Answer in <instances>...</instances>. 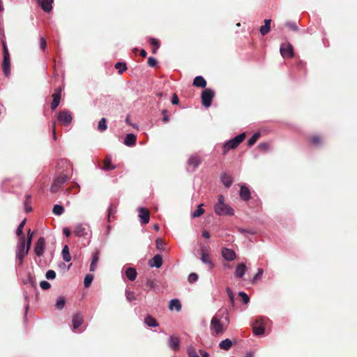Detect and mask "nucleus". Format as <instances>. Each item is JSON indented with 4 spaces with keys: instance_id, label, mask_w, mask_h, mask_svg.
Returning <instances> with one entry per match:
<instances>
[{
    "instance_id": "1",
    "label": "nucleus",
    "mask_w": 357,
    "mask_h": 357,
    "mask_svg": "<svg viewBox=\"0 0 357 357\" xmlns=\"http://www.w3.org/2000/svg\"><path fill=\"white\" fill-rule=\"evenodd\" d=\"M27 238L25 237H21L18 239L16 246V259L19 261V265H22L24 261V257L28 254L33 236V233L31 232V229L28 230Z\"/></svg>"
},
{
    "instance_id": "2",
    "label": "nucleus",
    "mask_w": 357,
    "mask_h": 357,
    "mask_svg": "<svg viewBox=\"0 0 357 357\" xmlns=\"http://www.w3.org/2000/svg\"><path fill=\"white\" fill-rule=\"evenodd\" d=\"M214 211L219 216H232L234 214V209L225 202L222 195L218 196V202L214 205Z\"/></svg>"
},
{
    "instance_id": "3",
    "label": "nucleus",
    "mask_w": 357,
    "mask_h": 357,
    "mask_svg": "<svg viewBox=\"0 0 357 357\" xmlns=\"http://www.w3.org/2000/svg\"><path fill=\"white\" fill-rule=\"evenodd\" d=\"M245 132H241L237 135L233 139L225 142L222 146V154L226 155L230 149H235L245 139Z\"/></svg>"
},
{
    "instance_id": "4",
    "label": "nucleus",
    "mask_w": 357,
    "mask_h": 357,
    "mask_svg": "<svg viewBox=\"0 0 357 357\" xmlns=\"http://www.w3.org/2000/svg\"><path fill=\"white\" fill-rule=\"evenodd\" d=\"M74 234L77 237H85L87 235L91 236V231L89 225L88 224H77L74 229Z\"/></svg>"
},
{
    "instance_id": "5",
    "label": "nucleus",
    "mask_w": 357,
    "mask_h": 357,
    "mask_svg": "<svg viewBox=\"0 0 357 357\" xmlns=\"http://www.w3.org/2000/svg\"><path fill=\"white\" fill-rule=\"evenodd\" d=\"M214 96L215 93L211 89H206L204 90L201 94L202 105L206 107H210Z\"/></svg>"
},
{
    "instance_id": "6",
    "label": "nucleus",
    "mask_w": 357,
    "mask_h": 357,
    "mask_svg": "<svg viewBox=\"0 0 357 357\" xmlns=\"http://www.w3.org/2000/svg\"><path fill=\"white\" fill-rule=\"evenodd\" d=\"M210 329L215 335H219L224 332L223 326L216 316H214L211 320Z\"/></svg>"
},
{
    "instance_id": "7",
    "label": "nucleus",
    "mask_w": 357,
    "mask_h": 357,
    "mask_svg": "<svg viewBox=\"0 0 357 357\" xmlns=\"http://www.w3.org/2000/svg\"><path fill=\"white\" fill-rule=\"evenodd\" d=\"M68 179V177L66 174H61L58 177H56L52 185H51L50 190L52 192H56L61 186Z\"/></svg>"
},
{
    "instance_id": "8",
    "label": "nucleus",
    "mask_w": 357,
    "mask_h": 357,
    "mask_svg": "<svg viewBox=\"0 0 357 357\" xmlns=\"http://www.w3.org/2000/svg\"><path fill=\"white\" fill-rule=\"evenodd\" d=\"M280 52L283 58H289L294 56L293 47L289 43L282 44Z\"/></svg>"
},
{
    "instance_id": "9",
    "label": "nucleus",
    "mask_w": 357,
    "mask_h": 357,
    "mask_svg": "<svg viewBox=\"0 0 357 357\" xmlns=\"http://www.w3.org/2000/svg\"><path fill=\"white\" fill-rule=\"evenodd\" d=\"M72 116L68 111H61L57 115V120L64 126H68L72 122Z\"/></svg>"
},
{
    "instance_id": "10",
    "label": "nucleus",
    "mask_w": 357,
    "mask_h": 357,
    "mask_svg": "<svg viewBox=\"0 0 357 357\" xmlns=\"http://www.w3.org/2000/svg\"><path fill=\"white\" fill-rule=\"evenodd\" d=\"M201 158L198 155H191L188 160V171H195L200 165Z\"/></svg>"
},
{
    "instance_id": "11",
    "label": "nucleus",
    "mask_w": 357,
    "mask_h": 357,
    "mask_svg": "<svg viewBox=\"0 0 357 357\" xmlns=\"http://www.w3.org/2000/svg\"><path fill=\"white\" fill-rule=\"evenodd\" d=\"M45 248V241L43 237H40L35 245L34 252L38 257L43 256Z\"/></svg>"
},
{
    "instance_id": "12",
    "label": "nucleus",
    "mask_w": 357,
    "mask_h": 357,
    "mask_svg": "<svg viewBox=\"0 0 357 357\" xmlns=\"http://www.w3.org/2000/svg\"><path fill=\"white\" fill-rule=\"evenodd\" d=\"M139 214L138 217L139 219V222L142 225H146L149 222L150 215L149 211L144 208L139 207L138 208Z\"/></svg>"
},
{
    "instance_id": "13",
    "label": "nucleus",
    "mask_w": 357,
    "mask_h": 357,
    "mask_svg": "<svg viewBox=\"0 0 357 357\" xmlns=\"http://www.w3.org/2000/svg\"><path fill=\"white\" fill-rule=\"evenodd\" d=\"M222 257L227 261H234L236 258V252L229 248H223L221 252Z\"/></svg>"
},
{
    "instance_id": "14",
    "label": "nucleus",
    "mask_w": 357,
    "mask_h": 357,
    "mask_svg": "<svg viewBox=\"0 0 357 357\" xmlns=\"http://www.w3.org/2000/svg\"><path fill=\"white\" fill-rule=\"evenodd\" d=\"M2 70L6 77H8L10 75V55H3L2 63Z\"/></svg>"
},
{
    "instance_id": "15",
    "label": "nucleus",
    "mask_w": 357,
    "mask_h": 357,
    "mask_svg": "<svg viewBox=\"0 0 357 357\" xmlns=\"http://www.w3.org/2000/svg\"><path fill=\"white\" fill-rule=\"evenodd\" d=\"M61 97V89L58 88L56 89L55 93L52 96V101L51 102V109L54 110L59 105Z\"/></svg>"
},
{
    "instance_id": "16",
    "label": "nucleus",
    "mask_w": 357,
    "mask_h": 357,
    "mask_svg": "<svg viewBox=\"0 0 357 357\" xmlns=\"http://www.w3.org/2000/svg\"><path fill=\"white\" fill-rule=\"evenodd\" d=\"M239 195L241 199L243 201H248L250 199V190L245 184L241 185Z\"/></svg>"
},
{
    "instance_id": "17",
    "label": "nucleus",
    "mask_w": 357,
    "mask_h": 357,
    "mask_svg": "<svg viewBox=\"0 0 357 357\" xmlns=\"http://www.w3.org/2000/svg\"><path fill=\"white\" fill-rule=\"evenodd\" d=\"M73 328L75 331L82 324L83 317L80 313H76L73 315L72 319Z\"/></svg>"
},
{
    "instance_id": "18",
    "label": "nucleus",
    "mask_w": 357,
    "mask_h": 357,
    "mask_svg": "<svg viewBox=\"0 0 357 357\" xmlns=\"http://www.w3.org/2000/svg\"><path fill=\"white\" fill-rule=\"evenodd\" d=\"M149 264L151 267L160 268L162 264V257L160 255H156L153 258H151Z\"/></svg>"
},
{
    "instance_id": "19",
    "label": "nucleus",
    "mask_w": 357,
    "mask_h": 357,
    "mask_svg": "<svg viewBox=\"0 0 357 357\" xmlns=\"http://www.w3.org/2000/svg\"><path fill=\"white\" fill-rule=\"evenodd\" d=\"M247 269V267L245 264L241 263L237 265L236 267V270L234 272V275L237 278H241L245 273V271Z\"/></svg>"
},
{
    "instance_id": "20",
    "label": "nucleus",
    "mask_w": 357,
    "mask_h": 357,
    "mask_svg": "<svg viewBox=\"0 0 357 357\" xmlns=\"http://www.w3.org/2000/svg\"><path fill=\"white\" fill-rule=\"evenodd\" d=\"M41 8L46 13H49L52 9L53 0H38Z\"/></svg>"
},
{
    "instance_id": "21",
    "label": "nucleus",
    "mask_w": 357,
    "mask_h": 357,
    "mask_svg": "<svg viewBox=\"0 0 357 357\" xmlns=\"http://www.w3.org/2000/svg\"><path fill=\"white\" fill-rule=\"evenodd\" d=\"M168 342L169 346L172 349L176 351L179 349L180 340L178 337L172 335L169 336V337L168 338Z\"/></svg>"
},
{
    "instance_id": "22",
    "label": "nucleus",
    "mask_w": 357,
    "mask_h": 357,
    "mask_svg": "<svg viewBox=\"0 0 357 357\" xmlns=\"http://www.w3.org/2000/svg\"><path fill=\"white\" fill-rule=\"evenodd\" d=\"M220 180H221V182L222 183V184L226 188L230 187L233 182V179L231 178V176L227 173H223L221 174Z\"/></svg>"
},
{
    "instance_id": "23",
    "label": "nucleus",
    "mask_w": 357,
    "mask_h": 357,
    "mask_svg": "<svg viewBox=\"0 0 357 357\" xmlns=\"http://www.w3.org/2000/svg\"><path fill=\"white\" fill-rule=\"evenodd\" d=\"M169 308L171 310H175L177 312L181 310V303L178 298L172 299L169 303Z\"/></svg>"
},
{
    "instance_id": "24",
    "label": "nucleus",
    "mask_w": 357,
    "mask_h": 357,
    "mask_svg": "<svg viewBox=\"0 0 357 357\" xmlns=\"http://www.w3.org/2000/svg\"><path fill=\"white\" fill-rule=\"evenodd\" d=\"M136 139V136L134 134H127L124 139V144L128 146H132L135 144Z\"/></svg>"
},
{
    "instance_id": "25",
    "label": "nucleus",
    "mask_w": 357,
    "mask_h": 357,
    "mask_svg": "<svg viewBox=\"0 0 357 357\" xmlns=\"http://www.w3.org/2000/svg\"><path fill=\"white\" fill-rule=\"evenodd\" d=\"M125 274L128 279L130 281H134L137 278V271L135 268L129 267L126 270Z\"/></svg>"
},
{
    "instance_id": "26",
    "label": "nucleus",
    "mask_w": 357,
    "mask_h": 357,
    "mask_svg": "<svg viewBox=\"0 0 357 357\" xmlns=\"http://www.w3.org/2000/svg\"><path fill=\"white\" fill-rule=\"evenodd\" d=\"M193 85L197 87L205 88L206 86V81L200 75L196 76L193 80Z\"/></svg>"
},
{
    "instance_id": "27",
    "label": "nucleus",
    "mask_w": 357,
    "mask_h": 357,
    "mask_svg": "<svg viewBox=\"0 0 357 357\" xmlns=\"http://www.w3.org/2000/svg\"><path fill=\"white\" fill-rule=\"evenodd\" d=\"M99 260V252L96 251L94 252L91 257V261L90 264V271L93 272L96 269L97 264Z\"/></svg>"
},
{
    "instance_id": "28",
    "label": "nucleus",
    "mask_w": 357,
    "mask_h": 357,
    "mask_svg": "<svg viewBox=\"0 0 357 357\" xmlns=\"http://www.w3.org/2000/svg\"><path fill=\"white\" fill-rule=\"evenodd\" d=\"M61 255L62 258L64 261L69 262L71 260V256L69 252V248L67 245H65L63 247L62 251H61Z\"/></svg>"
},
{
    "instance_id": "29",
    "label": "nucleus",
    "mask_w": 357,
    "mask_h": 357,
    "mask_svg": "<svg viewBox=\"0 0 357 357\" xmlns=\"http://www.w3.org/2000/svg\"><path fill=\"white\" fill-rule=\"evenodd\" d=\"M232 344H233L232 341L231 340L227 338V339H225V340H222L219 343V347L221 349L227 351V350H229L231 348Z\"/></svg>"
},
{
    "instance_id": "30",
    "label": "nucleus",
    "mask_w": 357,
    "mask_h": 357,
    "mask_svg": "<svg viewBox=\"0 0 357 357\" xmlns=\"http://www.w3.org/2000/svg\"><path fill=\"white\" fill-rule=\"evenodd\" d=\"M112 159L111 157L107 156L104 160V166L102 169L105 171L112 170L116 168L115 165H112Z\"/></svg>"
},
{
    "instance_id": "31",
    "label": "nucleus",
    "mask_w": 357,
    "mask_h": 357,
    "mask_svg": "<svg viewBox=\"0 0 357 357\" xmlns=\"http://www.w3.org/2000/svg\"><path fill=\"white\" fill-rule=\"evenodd\" d=\"M144 323L149 327H156L158 326L156 319L151 315H147L145 317Z\"/></svg>"
},
{
    "instance_id": "32",
    "label": "nucleus",
    "mask_w": 357,
    "mask_h": 357,
    "mask_svg": "<svg viewBox=\"0 0 357 357\" xmlns=\"http://www.w3.org/2000/svg\"><path fill=\"white\" fill-rule=\"evenodd\" d=\"M201 260L204 264L208 265L211 269L213 268L214 264L206 253L202 252Z\"/></svg>"
},
{
    "instance_id": "33",
    "label": "nucleus",
    "mask_w": 357,
    "mask_h": 357,
    "mask_svg": "<svg viewBox=\"0 0 357 357\" xmlns=\"http://www.w3.org/2000/svg\"><path fill=\"white\" fill-rule=\"evenodd\" d=\"M26 223V219H24L18 225L17 229H16V235L18 237V239L21 237H25L24 234H23V228L24 227V225Z\"/></svg>"
},
{
    "instance_id": "34",
    "label": "nucleus",
    "mask_w": 357,
    "mask_h": 357,
    "mask_svg": "<svg viewBox=\"0 0 357 357\" xmlns=\"http://www.w3.org/2000/svg\"><path fill=\"white\" fill-rule=\"evenodd\" d=\"M66 304V299L63 296H59L57 298L55 307L57 310H62Z\"/></svg>"
},
{
    "instance_id": "35",
    "label": "nucleus",
    "mask_w": 357,
    "mask_h": 357,
    "mask_svg": "<svg viewBox=\"0 0 357 357\" xmlns=\"http://www.w3.org/2000/svg\"><path fill=\"white\" fill-rule=\"evenodd\" d=\"M253 333L255 335H262L264 333L265 328L263 326H259L256 325L252 326Z\"/></svg>"
},
{
    "instance_id": "36",
    "label": "nucleus",
    "mask_w": 357,
    "mask_h": 357,
    "mask_svg": "<svg viewBox=\"0 0 357 357\" xmlns=\"http://www.w3.org/2000/svg\"><path fill=\"white\" fill-rule=\"evenodd\" d=\"M261 134L259 132H255L252 135V136L248 140V146H253L257 139L259 138Z\"/></svg>"
},
{
    "instance_id": "37",
    "label": "nucleus",
    "mask_w": 357,
    "mask_h": 357,
    "mask_svg": "<svg viewBox=\"0 0 357 357\" xmlns=\"http://www.w3.org/2000/svg\"><path fill=\"white\" fill-rule=\"evenodd\" d=\"M268 321H269V319H267V318H265V317H258L255 321L253 325H256V326H263L265 328V326L266 325V323Z\"/></svg>"
},
{
    "instance_id": "38",
    "label": "nucleus",
    "mask_w": 357,
    "mask_h": 357,
    "mask_svg": "<svg viewBox=\"0 0 357 357\" xmlns=\"http://www.w3.org/2000/svg\"><path fill=\"white\" fill-rule=\"evenodd\" d=\"M31 197L30 195H27L24 202V210L26 213L31 212L32 211V207L30 206Z\"/></svg>"
},
{
    "instance_id": "39",
    "label": "nucleus",
    "mask_w": 357,
    "mask_h": 357,
    "mask_svg": "<svg viewBox=\"0 0 357 357\" xmlns=\"http://www.w3.org/2000/svg\"><path fill=\"white\" fill-rule=\"evenodd\" d=\"M107 128V123H106V119L102 118L98 125V129L100 132H103Z\"/></svg>"
},
{
    "instance_id": "40",
    "label": "nucleus",
    "mask_w": 357,
    "mask_h": 357,
    "mask_svg": "<svg viewBox=\"0 0 357 357\" xmlns=\"http://www.w3.org/2000/svg\"><path fill=\"white\" fill-rule=\"evenodd\" d=\"M53 213L56 215H61L64 211V208L59 204H55L53 207Z\"/></svg>"
},
{
    "instance_id": "41",
    "label": "nucleus",
    "mask_w": 357,
    "mask_h": 357,
    "mask_svg": "<svg viewBox=\"0 0 357 357\" xmlns=\"http://www.w3.org/2000/svg\"><path fill=\"white\" fill-rule=\"evenodd\" d=\"M125 294H126V300L128 301V302H132V301H134L136 300V297H135V294L133 291H131L128 289H126V292H125Z\"/></svg>"
},
{
    "instance_id": "42",
    "label": "nucleus",
    "mask_w": 357,
    "mask_h": 357,
    "mask_svg": "<svg viewBox=\"0 0 357 357\" xmlns=\"http://www.w3.org/2000/svg\"><path fill=\"white\" fill-rule=\"evenodd\" d=\"M93 275L92 274H87L85 276L84 280V287L86 288L89 287L91 282H93Z\"/></svg>"
},
{
    "instance_id": "43",
    "label": "nucleus",
    "mask_w": 357,
    "mask_h": 357,
    "mask_svg": "<svg viewBox=\"0 0 357 357\" xmlns=\"http://www.w3.org/2000/svg\"><path fill=\"white\" fill-rule=\"evenodd\" d=\"M203 204H199L197 207V209L192 212L191 215L192 218H197L202 215L204 213V210L202 208Z\"/></svg>"
},
{
    "instance_id": "44",
    "label": "nucleus",
    "mask_w": 357,
    "mask_h": 357,
    "mask_svg": "<svg viewBox=\"0 0 357 357\" xmlns=\"http://www.w3.org/2000/svg\"><path fill=\"white\" fill-rule=\"evenodd\" d=\"M115 68L118 70L120 74H121L126 70L127 67L125 63L117 62L115 64Z\"/></svg>"
},
{
    "instance_id": "45",
    "label": "nucleus",
    "mask_w": 357,
    "mask_h": 357,
    "mask_svg": "<svg viewBox=\"0 0 357 357\" xmlns=\"http://www.w3.org/2000/svg\"><path fill=\"white\" fill-rule=\"evenodd\" d=\"M116 213V207L114 206H113L112 204H111L108 208V214H107L108 222L111 221V220H110L111 218L113 217Z\"/></svg>"
},
{
    "instance_id": "46",
    "label": "nucleus",
    "mask_w": 357,
    "mask_h": 357,
    "mask_svg": "<svg viewBox=\"0 0 357 357\" xmlns=\"http://www.w3.org/2000/svg\"><path fill=\"white\" fill-rule=\"evenodd\" d=\"M149 43L151 45H153L154 47L153 52V53H155L157 50L160 47L159 41L156 38H151L149 39Z\"/></svg>"
},
{
    "instance_id": "47",
    "label": "nucleus",
    "mask_w": 357,
    "mask_h": 357,
    "mask_svg": "<svg viewBox=\"0 0 357 357\" xmlns=\"http://www.w3.org/2000/svg\"><path fill=\"white\" fill-rule=\"evenodd\" d=\"M263 273H264V270L262 268H259L257 269V274L254 276V278L252 280V283H255L258 280H261V277L263 275Z\"/></svg>"
},
{
    "instance_id": "48",
    "label": "nucleus",
    "mask_w": 357,
    "mask_h": 357,
    "mask_svg": "<svg viewBox=\"0 0 357 357\" xmlns=\"http://www.w3.org/2000/svg\"><path fill=\"white\" fill-rule=\"evenodd\" d=\"M156 248L160 252L165 250V243L160 238L156 239L155 241Z\"/></svg>"
},
{
    "instance_id": "49",
    "label": "nucleus",
    "mask_w": 357,
    "mask_h": 357,
    "mask_svg": "<svg viewBox=\"0 0 357 357\" xmlns=\"http://www.w3.org/2000/svg\"><path fill=\"white\" fill-rule=\"evenodd\" d=\"M238 296L241 297L243 303L248 304L250 302L249 296L244 291H239Z\"/></svg>"
},
{
    "instance_id": "50",
    "label": "nucleus",
    "mask_w": 357,
    "mask_h": 357,
    "mask_svg": "<svg viewBox=\"0 0 357 357\" xmlns=\"http://www.w3.org/2000/svg\"><path fill=\"white\" fill-rule=\"evenodd\" d=\"M285 25L294 31H297L298 30V26L294 22H287Z\"/></svg>"
},
{
    "instance_id": "51",
    "label": "nucleus",
    "mask_w": 357,
    "mask_h": 357,
    "mask_svg": "<svg viewBox=\"0 0 357 357\" xmlns=\"http://www.w3.org/2000/svg\"><path fill=\"white\" fill-rule=\"evenodd\" d=\"M238 231L240 233L243 234L245 235H247V234L254 235L256 233V231L253 229H243V228H238Z\"/></svg>"
},
{
    "instance_id": "52",
    "label": "nucleus",
    "mask_w": 357,
    "mask_h": 357,
    "mask_svg": "<svg viewBox=\"0 0 357 357\" xmlns=\"http://www.w3.org/2000/svg\"><path fill=\"white\" fill-rule=\"evenodd\" d=\"M47 280H54L56 278V273L53 270H48L45 273Z\"/></svg>"
},
{
    "instance_id": "53",
    "label": "nucleus",
    "mask_w": 357,
    "mask_h": 357,
    "mask_svg": "<svg viewBox=\"0 0 357 357\" xmlns=\"http://www.w3.org/2000/svg\"><path fill=\"white\" fill-rule=\"evenodd\" d=\"M270 29H271L270 26H268L267 25H263L260 27L259 31L262 36H265L269 32Z\"/></svg>"
},
{
    "instance_id": "54",
    "label": "nucleus",
    "mask_w": 357,
    "mask_h": 357,
    "mask_svg": "<svg viewBox=\"0 0 357 357\" xmlns=\"http://www.w3.org/2000/svg\"><path fill=\"white\" fill-rule=\"evenodd\" d=\"M188 280L190 283L195 282L198 280V275L195 273H192L188 275Z\"/></svg>"
},
{
    "instance_id": "55",
    "label": "nucleus",
    "mask_w": 357,
    "mask_h": 357,
    "mask_svg": "<svg viewBox=\"0 0 357 357\" xmlns=\"http://www.w3.org/2000/svg\"><path fill=\"white\" fill-rule=\"evenodd\" d=\"M147 63L150 67L153 68V67L156 66L158 61L154 57L150 56L148 59Z\"/></svg>"
},
{
    "instance_id": "56",
    "label": "nucleus",
    "mask_w": 357,
    "mask_h": 357,
    "mask_svg": "<svg viewBox=\"0 0 357 357\" xmlns=\"http://www.w3.org/2000/svg\"><path fill=\"white\" fill-rule=\"evenodd\" d=\"M310 140L311 142L315 146L319 145L321 141L320 137L317 135L312 137Z\"/></svg>"
},
{
    "instance_id": "57",
    "label": "nucleus",
    "mask_w": 357,
    "mask_h": 357,
    "mask_svg": "<svg viewBox=\"0 0 357 357\" xmlns=\"http://www.w3.org/2000/svg\"><path fill=\"white\" fill-rule=\"evenodd\" d=\"M146 285L152 289H155L156 288V283L153 280L148 279L146 282Z\"/></svg>"
},
{
    "instance_id": "58",
    "label": "nucleus",
    "mask_w": 357,
    "mask_h": 357,
    "mask_svg": "<svg viewBox=\"0 0 357 357\" xmlns=\"http://www.w3.org/2000/svg\"><path fill=\"white\" fill-rule=\"evenodd\" d=\"M40 287L43 289L46 290V289H49L51 287V285L48 282L43 280L40 282Z\"/></svg>"
},
{
    "instance_id": "59",
    "label": "nucleus",
    "mask_w": 357,
    "mask_h": 357,
    "mask_svg": "<svg viewBox=\"0 0 357 357\" xmlns=\"http://www.w3.org/2000/svg\"><path fill=\"white\" fill-rule=\"evenodd\" d=\"M226 291L227 293V295L229 296V298L231 303H234V294H233L231 289L230 288L227 287L226 289Z\"/></svg>"
},
{
    "instance_id": "60",
    "label": "nucleus",
    "mask_w": 357,
    "mask_h": 357,
    "mask_svg": "<svg viewBox=\"0 0 357 357\" xmlns=\"http://www.w3.org/2000/svg\"><path fill=\"white\" fill-rule=\"evenodd\" d=\"M47 47V43L45 38L43 36H40V47L42 50H45Z\"/></svg>"
},
{
    "instance_id": "61",
    "label": "nucleus",
    "mask_w": 357,
    "mask_h": 357,
    "mask_svg": "<svg viewBox=\"0 0 357 357\" xmlns=\"http://www.w3.org/2000/svg\"><path fill=\"white\" fill-rule=\"evenodd\" d=\"M258 148L261 151H267L269 149V144L268 143H266V142L260 143L258 145Z\"/></svg>"
},
{
    "instance_id": "62",
    "label": "nucleus",
    "mask_w": 357,
    "mask_h": 357,
    "mask_svg": "<svg viewBox=\"0 0 357 357\" xmlns=\"http://www.w3.org/2000/svg\"><path fill=\"white\" fill-rule=\"evenodd\" d=\"M27 282H29L32 287L35 286L34 279L31 275L28 276L27 282H24V284H26Z\"/></svg>"
},
{
    "instance_id": "63",
    "label": "nucleus",
    "mask_w": 357,
    "mask_h": 357,
    "mask_svg": "<svg viewBox=\"0 0 357 357\" xmlns=\"http://www.w3.org/2000/svg\"><path fill=\"white\" fill-rule=\"evenodd\" d=\"M178 101L179 100L176 94H174L172 98V103L173 105H177L178 103Z\"/></svg>"
},
{
    "instance_id": "64",
    "label": "nucleus",
    "mask_w": 357,
    "mask_h": 357,
    "mask_svg": "<svg viewBox=\"0 0 357 357\" xmlns=\"http://www.w3.org/2000/svg\"><path fill=\"white\" fill-rule=\"evenodd\" d=\"M199 354L201 355V357H209V354L206 351H204L202 349L199 350Z\"/></svg>"
}]
</instances>
